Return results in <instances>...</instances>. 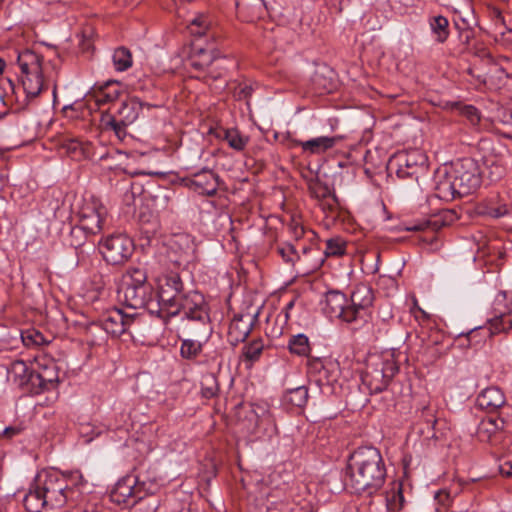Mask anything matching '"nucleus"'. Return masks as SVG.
Wrapping results in <instances>:
<instances>
[{"instance_id":"nucleus-1","label":"nucleus","mask_w":512,"mask_h":512,"mask_svg":"<svg viewBox=\"0 0 512 512\" xmlns=\"http://www.w3.org/2000/svg\"><path fill=\"white\" fill-rule=\"evenodd\" d=\"M17 64L21 70L20 81L23 96L21 98L18 95L15 83L7 78L1 85L6 97L15 96V101L21 108H24L44 90L52 86L53 97L56 98L57 71L52 61H44L42 56L25 49L18 52Z\"/></svg>"},{"instance_id":"nucleus-2","label":"nucleus","mask_w":512,"mask_h":512,"mask_svg":"<svg viewBox=\"0 0 512 512\" xmlns=\"http://www.w3.org/2000/svg\"><path fill=\"white\" fill-rule=\"evenodd\" d=\"M346 486L352 493L372 496L383 486L386 469L380 451L372 446L356 449L350 456Z\"/></svg>"},{"instance_id":"nucleus-3","label":"nucleus","mask_w":512,"mask_h":512,"mask_svg":"<svg viewBox=\"0 0 512 512\" xmlns=\"http://www.w3.org/2000/svg\"><path fill=\"white\" fill-rule=\"evenodd\" d=\"M35 480L51 508L78 503L87 483L79 471L67 474L58 471L42 472Z\"/></svg>"},{"instance_id":"nucleus-4","label":"nucleus","mask_w":512,"mask_h":512,"mask_svg":"<svg viewBox=\"0 0 512 512\" xmlns=\"http://www.w3.org/2000/svg\"><path fill=\"white\" fill-rule=\"evenodd\" d=\"M123 302L132 309H146L157 315L159 303H156L154 288L147 280V273L139 267H129L123 275Z\"/></svg>"},{"instance_id":"nucleus-5","label":"nucleus","mask_w":512,"mask_h":512,"mask_svg":"<svg viewBox=\"0 0 512 512\" xmlns=\"http://www.w3.org/2000/svg\"><path fill=\"white\" fill-rule=\"evenodd\" d=\"M399 372V366L392 355L370 358L362 374V385L370 394H378L387 389L393 377Z\"/></svg>"},{"instance_id":"nucleus-6","label":"nucleus","mask_w":512,"mask_h":512,"mask_svg":"<svg viewBox=\"0 0 512 512\" xmlns=\"http://www.w3.org/2000/svg\"><path fill=\"white\" fill-rule=\"evenodd\" d=\"M180 313H182L186 319L196 322L202 327V333L205 339L211 335L212 327L210 323L209 306L202 293L194 290L185 292L177 302L176 308H173L172 311L169 312L167 319Z\"/></svg>"},{"instance_id":"nucleus-7","label":"nucleus","mask_w":512,"mask_h":512,"mask_svg":"<svg viewBox=\"0 0 512 512\" xmlns=\"http://www.w3.org/2000/svg\"><path fill=\"white\" fill-rule=\"evenodd\" d=\"M452 178L464 196L476 191L482 183V170L479 162L472 157L457 159L450 165Z\"/></svg>"},{"instance_id":"nucleus-8","label":"nucleus","mask_w":512,"mask_h":512,"mask_svg":"<svg viewBox=\"0 0 512 512\" xmlns=\"http://www.w3.org/2000/svg\"><path fill=\"white\" fill-rule=\"evenodd\" d=\"M184 293L183 282L177 273H169L159 278L158 291L155 293L156 303H159L157 316L167 319L169 312L176 308Z\"/></svg>"},{"instance_id":"nucleus-9","label":"nucleus","mask_w":512,"mask_h":512,"mask_svg":"<svg viewBox=\"0 0 512 512\" xmlns=\"http://www.w3.org/2000/svg\"><path fill=\"white\" fill-rule=\"evenodd\" d=\"M133 240L123 233L112 234L99 243V251L103 259L110 265H123L134 253Z\"/></svg>"},{"instance_id":"nucleus-10","label":"nucleus","mask_w":512,"mask_h":512,"mask_svg":"<svg viewBox=\"0 0 512 512\" xmlns=\"http://www.w3.org/2000/svg\"><path fill=\"white\" fill-rule=\"evenodd\" d=\"M107 214L108 211L100 199L90 195L82 199L78 208V223L90 235H96L102 231Z\"/></svg>"},{"instance_id":"nucleus-11","label":"nucleus","mask_w":512,"mask_h":512,"mask_svg":"<svg viewBox=\"0 0 512 512\" xmlns=\"http://www.w3.org/2000/svg\"><path fill=\"white\" fill-rule=\"evenodd\" d=\"M37 370L32 376V389L39 394L50 391L59 383V368L57 363L47 357L36 358Z\"/></svg>"},{"instance_id":"nucleus-12","label":"nucleus","mask_w":512,"mask_h":512,"mask_svg":"<svg viewBox=\"0 0 512 512\" xmlns=\"http://www.w3.org/2000/svg\"><path fill=\"white\" fill-rule=\"evenodd\" d=\"M476 404L487 413H498L506 417H510L512 413V406L507 403L504 392L496 386L482 390L476 398Z\"/></svg>"},{"instance_id":"nucleus-13","label":"nucleus","mask_w":512,"mask_h":512,"mask_svg":"<svg viewBox=\"0 0 512 512\" xmlns=\"http://www.w3.org/2000/svg\"><path fill=\"white\" fill-rule=\"evenodd\" d=\"M373 291L371 287L366 284L357 285L350 298V305L348 306V323L362 318L364 313L373 304Z\"/></svg>"},{"instance_id":"nucleus-14","label":"nucleus","mask_w":512,"mask_h":512,"mask_svg":"<svg viewBox=\"0 0 512 512\" xmlns=\"http://www.w3.org/2000/svg\"><path fill=\"white\" fill-rule=\"evenodd\" d=\"M218 59L214 56L212 51L194 47L189 56L188 63L189 65L196 71L205 72L203 79L207 81L208 79L217 80L222 77L221 71H215V69L211 68V65L214 62H217Z\"/></svg>"},{"instance_id":"nucleus-15","label":"nucleus","mask_w":512,"mask_h":512,"mask_svg":"<svg viewBox=\"0 0 512 512\" xmlns=\"http://www.w3.org/2000/svg\"><path fill=\"white\" fill-rule=\"evenodd\" d=\"M512 302H507L505 294H498L493 303V316L488 320L490 334L508 332L507 319L512 315Z\"/></svg>"},{"instance_id":"nucleus-16","label":"nucleus","mask_w":512,"mask_h":512,"mask_svg":"<svg viewBox=\"0 0 512 512\" xmlns=\"http://www.w3.org/2000/svg\"><path fill=\"white\" fill-rule=\"evenodd\" d=\"M257 313H238L235 314L230 322L228 337L233 345L244 342L252 331V328L257 321Z\"/></svg>"},{"instance_id":"nucleus-17","label":"nucleus","mask_w":512,"mask_h":512,"mask_svg":"<svg viewBox=\"0 0 512 512\" xmlns=\"http://www.w3.org/2000/svg\"><path fill=\"white\" fill-rule=\"evenodd\" d=\"M137 479L133 474H128L121 478L111 492V500L117 504L127 506L135 505L138 499V490L136 488Z\"/></svg>"},{"instance_id":"nucleus-18","label":"nucleus","mask_w":512,"mask_h":512,"mask_svg":"<svg viewBox=\"0 0 512 512\" xmlns=\"http://www.w3.org/2000/svg\"><path fill=\"white\" fill-rule=\"evenodd\" d=\"M188 181L195 192L206 196H214L219 187V176L207 168L192 174Z\"/></svg>"},{"instance_id":"nucleus-19","label":"nucleus","mask_w":512,"mask_h":512,"mask_svg":"<svg viewBox=\"0 0 512 512\" xmlns=\"http://www.w3.org/2000/svg\"><path fill=\"white\" fill-rule=\"evenodd\" d=\"M99 321L106 336L109 334L113 337H118L126 332L133 320L131 317L123 314L120 309H113L104 314Z\"/></svg>"},{"instance_id":"nucleus-20","label":"nucleus","mask_w":512,"mask_h":512,"mask_svg":"<svg viewBox=\"0 0 512 512\" xmlns=\"http://www.w3.org/2000/svg\"><path fill=\"white\" fill-rule=\"evenodd\" d=\"M237 16L246 22L262 18L267 10L264 0H234Z\"/></svg>"},{"instance_id":"nucleus-21","label":"nucleus","mask_w":512,"mask_h":512,"mask_svg":"<svg viewBox=\"0 0 512 512\" xmlns=\"http://www.w3.org/2000/svg\"><path fill=\"white\" fill-rule=\"evenodd\" d=\"M345 294L338 291H330L326 294L324 311L330 317L340 318L348 323V306Z\"/></svg>"},{"instance_id":"nucleus-22","label":"nucleus","mask_w":512,"mask_h":512,"mask_svg":"<svg viewBox=\"0 0 512 512\" xmlns=\"http://www.w3.org/2000/svg\"><path fill=\"white\" fill-rule=\"evenodd\" d=\"M436 190L439 197L444 199H455L456 197H463L464 194L460 193L459 187L452 178L451 168H445L444 171H438L436 175Z\"/></svg>"},{"instance_id":"nucleus-23","label":"nucleus","mask_w":512,"mask_h":512,"mask_svg":"<svg viewBox=\"0 0 512 512\" xmlns=\"http://www.w3.org/2000/svg\"><path fill=\"white\" fill-rule=\"evenodd\" d=\"M339 140L338 136H320L306 141L295 140L294 144L301 147L304 153L319 155L332 149Z\"/></svg>"},{"instance_id":"nucleus-24","label":"nucleus","mask_w":512,"mask_h":512,"mask_svg":"<svg viewBox=\"0 0 512 512\" xmlns=\"http://www.w3.org/2000/svg\"><path fill=\"white\" fill-rule=\"evenodd\" d=\"M508 419L509 417L498 415L497 418L482 420L477 429L479 439L484 442H489L493 436L505 428Z\"/></svg>"},{"instance_id":"nucleus-25","label":"nucleus","mask_w":512,"mask_h":512,"mask_svg":"<svg viewBox=\"0 0 512 512\" xmlns=\"http://www.w3.org/2000/svg\"><path fill=\"white\" fill-rule=\"evenodd\" d=\"M456 219V213L453 210H444L433 218L416 224L411 227H407V231H423L428 228L432 230H438L443 226L450 225Z\"/></svg>"},{"instance_id":"nucleus-26","label":"nucleus","mask_w":512,"mask_h":512,"mask_svg":"<svg viewBox=\"0 0 512 512\" xmlns=\"http://www.w3.org/2000/svg\"><path fill=\"white\" fill-rule=\"evenodd\" d=\"M141 106L142 104L137 102L135 99L122 101L112 115L115 116L123 126L128 127L138 118Z\"/></svg>"},{"instance_id":"nucleus-27","label":"nucleus","mask_w":512,"mask_h":512,"mask_svg":"<svg viewBox=\"0 0 512 512\" xmlns=\"http://www.w3.org/2000/svg\"><path fill=\"white\" fill-rule=\"evenodd\" d=\"M416 154H398L392 160V163L397 166L396 174L399 178L404 179L413 177L417 174L418 165L415 159Z\"/></svg>"},{"instance_id":"nucleus-28","label":"nucleus","mask_w":512,"mask_h":512,"mask_svg":"<svg viewBox=\"0 0 512 512\" xmlns=\"http://www.w3.org/2000/svg\"><path fill=\"white\" fill-rule=\"evenodd\" d=\"M253 414V403L241 402L234 408V415L237 421L243 425V429H245L248 433H255L257 430L256 419H253Z\"/></svg>"},{"instance_id":"nucleus-29","label":"nucleus","mask_w":512,"mask_h":512,"mask_svg":"<svg viewBox=\"0 0 512 512\" xmlns=\"http://www.w3.org/2000/svg\"><path fill=\"white\" fill-rule=\"evenodd\" d=\"M8 373L19 386L30 385L32 387V376H34L35 370H30L23 360L13 361Z\"/></svg>"},{"instance_id":"nucleus-30","label":"nucleus","mask_w":512,"mask_h":512,"mask_svg":"<svg viewBox=\"0 0 512 512\" xmlns=\"http://www.w3.org/2000/svg\"><path fill=\"white\" fill-rule=\"evenodd\" d=\"M421 422L418 424L419 433L426 439L436 438L435 425L437 424L436 410L431 406H424L420 414Z\"/></svg>"},{"instance_id":"nucleus-31","label":"nucleus","mask_w":512,"mask_h":512,"mask_svg":"<svg viewBox=\"0 0 512 512\" xmlns=\"http://www.w3.org/2000/svg\"><path fill=\"white\" fill-rule=\"evenodd\" d=\"M483 213L492 218H501L512 213V205L498 197H491L487 200Z\"/></svg>"},{"instance_id":"nucleus-32","label":"nucleus","mask_w":512,"mask_h":512,"mask_svg":"<svg viewBox=\"0 0 512 512\" xmlns=\"http://www.w3.org/2000/svg\"><path fill=\"white\" fill-rule=\"evenodd\" d=\"M100 126L103 131H111L119 141H124L128 136L127 126H123L111 113L101 116Z\"/></svg>"},{"instance_id":"nucleus-33","label":"nucleus","mask_w":512,"mask_h":512,"mask_svg":"<svg viewBox=\"0 0 512 512\" xmlns=\"http://www.w3.org/2000/svg\"><path fill=\"white\" fill-rule=\"evenodd\" d=\"M200 338L198 340L193 339H184L182 340L181 347H180V355L182 358L187 360L195 359L202 351L203 344L207 341L209 337L206 339L203 336L202 333V327H200Z\"/></svg>"},{"instance_id":"nucleus-34","label":"nucleus","mask_w":512,"mask_h":512,"mask_svg":"<svg viewBox=\"0 0 512 512\" xmlns=\"http://www.w3.org/2000/svg\"><path fill=\"white\" fill-rule=\"evenodd\" d=\"M24 505L29 512H39L45 506H49L36 482L34 483V487L26 494Z\"/></svg>"},{"instance_id":"nucleus-35","label":"nucleus","mask_w":512,"mask_h":512,"mask_svg":"<svg viewBox=\"0 0 512 512\" xmlns=\"http://www.w3.org/2000/svg\"><path fill=\"white\" fill-rule=\"evenodd\" d=\"M254 414L252 415L254 420L256 419L257 429L260 426H271L275 424V418L271 412L270 405L265 401L253 403Z\"/></svg>"},{"instance_id":"nucleus-36","label":"nucleus","mask_w":512,"mask_h":512,"mask_svg":"<svg viewBox=\"0 0 512 512\" xmlns=\"http://www.w3.org/2000/svg\"><path fill=\"white\" fill-rule=\"evenodd\" d=\"M429 26L432 33L435 35V40L438 43H444L449 37V22L448 19L442 15L433 16L429 19Z\"/></svg>"},{"instance_id":"nucleus-37","label":"nucleus","mask_w":512,"mask_h":512,"mask_svg":"<svg viewBox=\"0 0 512 512\" xmlns=\"http://www.w3.org/2000/svg\"><path fill=\"white\" fill-rule=\"evenodd\" d=\"M133 475L134 478L137 479V484L135 486L138 490V499H143L149 494H154L158 489V484L155 479L149 478L146 473L139 471L137 474Z\"/></svg>"},{"instance_id":"nucleus-38","label":"nucleus","mask_w":512,"mask_h":512,"mask_svg":"<svg viewBox=\"0 0 512 512\" xmlns=\"http://www.w3.org/2000/svg\"><path fill=\"white\" fill-rule=\"evenodd\" d=\"M62 150L73 160H81L87 157L88 146L84 145L77 139H67L63 141Z\"/></svg>"},{"instance_id":"nucleus-39","label":"nucleus","mask_w":512,"mask_h":512,"mask_svg":"<svg viewBox=\"0 0 512 512\" xmlns=\"http://www.w3.org/2000/svg\"><path fill=\"white\" fill-rule=\"evenodd\" d=\"M85 337L90 346H100L107 340V336L100 321L92 322L87 326Z\"/></svg>"},{"instance_id":"nucleus-40","label":"nucleus","mask_w":512,"mask_h":512,"mask_svg":"<svg viewBox=\"0 0 512 512\" xmlns=\"http://www.w3.org/2000/svg\"><path fill=\"white\" fill-rule=\"evenodd\" d=\"M308 388L306 386H299L286 391L284 401L294 407L302 408L308 401Z\"/></svg>"},{"instance_id":"nucleus-41","label":"nucleus","mask_w":512,"mask_h":512,"mask_svg":"<svg viewBox=\"0 0 512 512\" xmlns=\"http://www.w3.org/2000/svg\"><path fill=\"white\" fill-rule=\"evenodd\" d=\"M288 349L292 354L308 356L311 351L308 337L305 334L292 336L288 342Z\"/></svg>"},{"instance_id":"nucleus-42","label":"nucleus","mask_w":512,"mask_h":512,"mask_svg":"<svg viewBox=\"0 0 512 512\" xmlns=\"http://www.w3.org/2000/svg\"><path fill=\"white\" fill-rule=\"evenodd\" d=\"M112 60L117 71H126L133 63L132 54L130 50L125 47L115 49Z\"/></svg>"},{"instance_id":"nucleus-43","label":"nucleus","mask_w":512,"mask_h":512,"mask_svg":"<svg viewBox=\"0 0 512 512\" xmlns=\"http://www.w3.org/2000/svg\"><path fill=\"white\" fill-rule=\"evenodd\" d=\"M220 391L217 377L214 373H206L202 376L201 380V393L202 396L211 399L218 395Z\"/></svg>"},{"instance_id":"nucleus-44","label":"nucleus","mask_w":512,"mask_h":512,"mask_svg":"<svg viewBox=\"0 0 512 512\" xmlns=\"http://www.w3.org/2000/svg\"><path fill=\"white\" fill-rule=\"evenodd\" d=\"M224 139L231 148L237 151H242L248 143V138L243 136L237 129H226L224 131Z\"/></svg>"},{"instance_id":"nucleus-45","label":"nucleus","mask_w":512,"mask_h":512,"mask_svg":"<svg viewBox=\"0 0 512 512\" xmlns=\"http://www.w3.org/2000/svg\"><path fill=\"white\" fill-rule=\"evenodd\" d=\"M21 339L23 344L27 347L42 346L49 343L44 335L35 329L23 331L21 333Z\"/></svg>"},{"instance_id":"nucleus-46","label":"nucleus","mask_w":512,"mask_h":512,"mask_svg":"<svg viewBox=\"0 0 512 512\" xmlns=\"http://www.w3.org/2000/svg\"><path fill=\"white\" fill-rule=\"evenodd\" d=\"M308 188L311 196L321 201H325L334 194L327 184L318 179L310 181Z\"/></svg>"},{"instance_id":"nucleus-47","label":"nucleus","mask_w":512,"mask_h":512,"mask_svg":"<svg viewBox=\"0 0 512 512\" xmlns=\"http://www.w3.org/2000/svg\"><path fill=\"white\" fill-rule=\"evenodd\" d=\"M445 340L446 336L441 331L435 330L431 332V334L429 335L427 346H441V348L435 349V355L441 356L446 354L449 351L450 347L452 346V344H448L445 347H443Z\"/></svg>"},{"instance_id":"nucleus-48","label":"nucleus","mask_w":512,"mask_h":512,"mask_svg":"<svg viewBox=\"0 0 512 512\" xmlns=\"http://www.w3.org/2000/svg\"><path fill=\"white\" fill-rule=\"evenodd\" d=\"M276 252L287 264L293 265L297 260L300 259V256L295 247L290 243L278 244L276 246Z\"/></svg>"},{"instance_id":"nucleus-49","label":"nucleus","mask_w":512,"mask_h":512,"mask_svg":"<svg viewBox=\"0 0 512 512\" xmlns=\"http://www.w3.org/2000/svg\"><path fill=\"white\" fill-rule=\"evenodd\" d=\"M484 164L491 169L489 177L492 181L502 178L505 174V167L502 158L495 157L492 159L484 157Z\"/></svg>"},{"instance_id":"nucleus-50","label":"nucleus","mask_w":512,"mask_h":512,"mask_svg":"<svg viewBox=\"0 0 512 512\" xmlns=\"http://www.w3.org/2000/svg\"><path fill=\"white\" fill-rule=\"evenodd\" d=\"M263 349L264 344L262 339H256L243 347V355L246 360L254 362L260 358Z\"/></svg>"},{"instance_id":"nucleus-51","label":"nucleus","mask_w":512,"mask_h":512,"mask_svg":"<svg viewBox=\"0 0 512 512\" xmlns=\"http://www.w3.org/2000/svg\"><path fill=\"white\" fill-rule=\"evenodd\" d=\"M87 235H90V233L83 229L82 225L78 223V225L72 227L70 231V245L76 249L81 248L86 242Z\"/></svg>"},{"instance_id":"nucleus-52","label":"nucleus","mask_w":512,"mask_h":512,"mask_svg":"<svg viewBox=\"0 0 512 512\" xmlns=\"http://www.w3.org/2000/svg\"><path fill=\"white\" fill-rule=\"evenodd\" d=\"M118 95L119 91L113 88V84L111 82H107L105 87L101 88L96 100L99 104L112 102L117 99Z\"/></svg>"},{"instance_id":"nucleus-53","label":"nucleus","mask_w":512,"mask_h":512,"mask_svg":"<svg viewBox=\"0 0 512 512\" xmlns=\"http://www.w3.org/2000/svg\"><path fill=\"white\" fill-rule=\"evenodd\" d=\"M345 243L339 239H329L326 242L325 254L326 256H341L345 253Z\"/></svg>"},{"instance_id":"nucleus-54","label":"nucleus","mask_w":512,"mask_h":512,"mask_svg":"<svg viewBox=\"0 0 512 512\" xmlns=\"http://www.w3.org/2000/svg\"><path fill=\"white\" fill-rule=\"evenodd\" d=\"M458 110L460 115L465 117L472 125H477L480 122V113L476 107L459 104Z\"/></svg>"},{"instance_id":"nucleus-55","label":"nucleus","mask_w":512,"mask_h":512,"mask_svg":"<svg viewBox=\"0 0 512 512\" xmlns=\"http://www.w3.org/2000/svg\"><path fill=\"white\" fill-rule=\"evenodd\" d=\"M253 92V87L247 83H239L235 86L233 95L236 100H248Z\"/></svg>"},{"instance_id":"nucleus-56","label":"nucleus","mask_w":512,"mask_h":512,"mask_svg":"<svg viewBox=\"0 0 512 512\" xmlns=\"http://www.w3.org/2000/svg\"><path fill=\"white\" fill-rule=\"evenodd\" d=\"M490 16L496 26H498V25L505 26L506 25L505 18L502 15V12L499 8L493 7L491 9Z\"/></svg>"},{"instance_id":"nucleus-57","label":"nucleus","mask_w":512,"mask_h":512,"mask_svg":"<svg viewBox=\"0 0 512 512\" xmlns=\"http://www.w3.org/2000/svg\"><path fill=\"white\" fill-rule=\"evenodd\" d=\"M322 208L323 210H328L330 212H333L336 209V206L338 205V199L335 194L331 195L328 199L325 201H322Z\"/></svg>"},{"instance_id":"nucleus-58","label":"nucleus","mask_w":512,"mask_h":512,"mask_svg":"<svg viewBox=\"0 0 512 512\" xmlns=\"http://www.w3.org/2000/svg\"><path fill=\"white\" fill-rule=\"evenodd\" d=\"M499 472L502 476L512 477V461L507 460L499 465Z\"/></svg>"},{"instance_id":"nucleus-59","label":"nucleus","mask_w":512,"mask_h":512,"mask_svg":"<svg viewBox=\"0 0 512 512\" xmlns=\"http://www.w3.org/2000/svg\"><path fill=\"white\" fill-rule=\"evenodd\" d=\"M21 432L20 428L17 427H6L0 434H2V437H5L7 439H10L14 437L15 435H18Z\"/></svg>"},{"instance_id":"nucleus-60","label":"nucleus","mask_w":512,"mask_h":512,"mask_svg":"<svg viewBox=\"0 0 512 512\" xmlns=\"http://www.w3.org/2000/svg\"><path fill=\"white\" fill-rule=\"evenodd\" d=\"M331 5L337 12L340 13L342 11V0H331Z\"/></svg>"},{"instance_id":"nucleus-61","label":"nucleus","mask_w":512,"mask_h":512,"mask_svg":"<svg viewBox=\"0 0 512 512\" xmlns=\"http://www.w3.org/2000/svg\"><path fill=\"white\" fill-rule=\"evenodd\" d=\"M192 24L193 25H197L199 27H202V26H205L206 25V20L205 18L203 17H198V18H195L193 21H192Z\"/></svg>"},{"instance_id":"nucleus-62","label":"nucleus","mask_w":512,"mask_h":512,"mask_svg":"<svg viewBox=\"0 0 512 512\" xmlns=\"http://www.w3.org/2000/svg\"><path fill=\"white\" fill-rule=\"evenodd\" d=\"M303 233H304L303 227H301V226L294 227V234H295L296 238L301 237L303 235Z\"/></svg>"},{"instance_id":"nucleus-63","label":"nucleus","mask_w":512,"mask_h":512,"mask_svg":"<svg viewBox=\"0 0 512 512\" xmlns=\"http://www.w3.org/2000/svg\"><path fill=\"white\" fill-rule=\"evenodd\" d=\"M68 512H95V511H94L93 508H90V509L84 508V509H82V508L75 507V508L69 510Z\"/></svg>"},{"instance_id":"nucleus-64","label":"nucleus","mask_w":512,"mask_h":512,"mask_svg":"<svg viewBox=\"0 0 512 512\" xmlns=\"http://www.w3.org/2000/svg\"><path fill=\"white\" fill-rule=\"evenodd\" d=\"M5 67H6L5 61L2 58H0V76L3 74Z\"/></svg>"}]
</instances>
